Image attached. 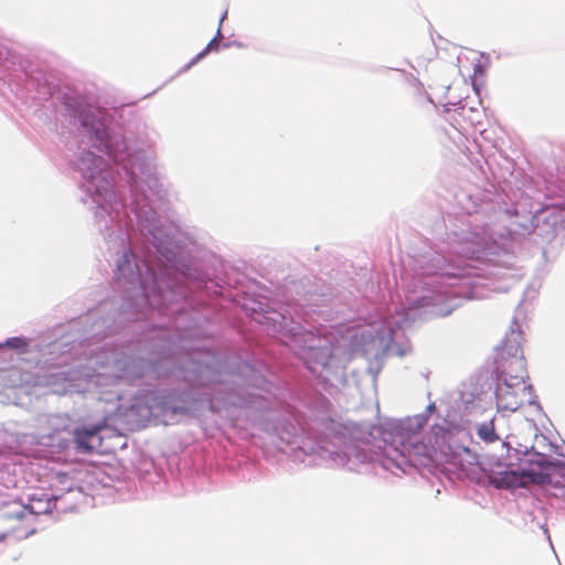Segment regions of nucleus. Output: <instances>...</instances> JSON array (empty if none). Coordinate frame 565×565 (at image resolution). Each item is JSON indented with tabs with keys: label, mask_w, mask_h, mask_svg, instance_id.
<instances>
[{
	"label": "nucleus",
	"mask_w": 565,
	"mask_h": 565,
	"mask_svg": "<svg viewBox=\"0 0 565 565\" xmlns=\"http://www.w3.org/2000/svg\"><path fill=\"white\" fill-rule=\"evenodd\" d=\"M218 38H222V34H221V30L218 29L217 30V33H216V36L213 38L206 45V47L200 52L196 57L194 58V61L191 63H195L196 61L201 60L202 57H204L209 52L213 51V50H217L218 49Z\"/></svg>",
	"instance_id": "obj_7"
},
{
	"label": "nucleus",
	"mask_w": 565,
	"mask_h": 565,
	"mask_svg": "<svg viewBox=\"0 0 565 565\" xmlns=\"http://www.w3.org/2000/svg\"><path fill=\"white\" fill-rule=\"evenodd\" d=\"M301 356L312 373H319L329 366L332 350L328 345L309 347L302 351Z\"/></svg>",
	"instance_id": "obj_2"
},
{
	"label": "nucleus",
	"mask_w": 565,
	"mask_h": 565,
	"mask_svg": "<svg viewBox=\"0 0 565 565\" xmlns=\"http://www.w3.org/2000/svg\"><path fill=\"white\" fill-rule=\"evenodd\" d=\"M131 260H132L131 254L126 253L122 255L121 260L118 264V270L120 271L121 275H124V267L129 266Z\"/></svg>",
	"instance_id": "obj_9"
},
{
	"label": "nucleus",
	"mask_w": 565,
	"mask_h": 565,
	"mask_svg": "<svg viewBox=\"0 0 565 565\" xmlns=\"http://www.w3.org/2000/svg\"><path fill=\"white\" fill-rule=\"evenodd\" d=\"M81 120L84 127L89 128L96 136V139H103L105 130L103 124L99 120H90L88 114H82Z\"/></svg>",
	"instance_id": "obj_6"
},
{
	"label": "nucleus",
	"mask_w": 565,
	"mask_h": 565,
	"mask_svg": "<svg viewBox=\"0 0 565 565\" xmlns=\"http://www.w3.org/2000/svg\"><path fill=\"white\" fill-rule=\"evenodd\" d=\"M105 167V161L102 157L92 152H86L81 158V170L89 179H94Z\"/></svg>",
	"instance_id": "obj_4"
},
{
	"label": "nucleus",
	"mask_w": 565,
	"mask_h": 565,
	"mask_svg": "<svg viewBox=\"0 0 565 565\" xmlns=\"http://www.w3.org/2000/svg\"><path fill=\"white\" fill-rule=\"evenodd\" d=\"M501 375L503 382L498 385L495 397L499 409L515 412L531 399V387L524 380V362L521 348L515 344L508 347L504 341L499 348Z\"/></svg>",
	"instance_id": "obj_1"
},
{
	"label": "nucleus",
	"mask_w": 565,
	"mask_h": 565,
	"mask_svg": "<svg viewBox=\"0 0 565 565\" xmlns=\"http://www.w3.org/2000/svg\"><path fill=\"white\" fill-rule=\"evenodd\" d=\"M478 436L486 443L497 441L499 436L495 434L493 420L480 425L478 428Z\"/></svg>",
	"instance_id": "obj_5"
},
{
	"label": "nucleus",
	"mask_w": 565,
	"mask_h": 565,
	"mask_svg": "<svg viewBox=\"0 0 565 565\" xmlns=\"http://www.w3.org/2000/svg\"><path fill=\"white\" fill-rule=\"evenodd\" d=\"M10 532L12 534L18 535V536H20V535H28L30 533V531L28 529H21L20 526L11 527Z\"/></svg>",
	"instance_id": "obj_10"
},
{
	"label": "nucleus",
	"mask_w": 565,
	"mask_h": 565,
	"mask_svg": "<svg viewBox=\"0 0 565 565\" xmlns=\"http://www.w3.org/2000/svg\"><path fill=\"white\" fill-rule=\"evenodd\" d=\"M100 425H95L92 428H79L74 431V443L76 449L81 452H92L100 446V438L98 436L102 430Z\"/></svg>",
	"instance_id": "obj_3"
},
{
	"label": "nucleus",
	"mask_w": 565,
	"mask_h": 565,
	"mask_svg": "<svg viewBox=\"0 0 565 565\" xmlns=\"http://www.w3.org/2000/svg\"><path fill=\"white\" fill-rule=\"evenodd\" d=\"M6 345L12 349L25 348L28 343L22 338H10L7 340Z\"/></svg>",
	"instance_id": "obj_8"
},
{
	"label": "nucleus",
	"mask_w": 565,
	"mask_h": 565,
	"mask_svg": "<svg viewBox=\"0 0 565 565\" xmlns=\"http://www.w3.org/2000/svg\"><path fill=\"white\" fill-rule=\"evenodd\" d=\"M105 136H106V134L104 135V138H103L102 140H100V139H97V140L100 142V145H98V148H102V145H103V146H104V148H105V150H108V145H107V142L105 141Z\"/></svg>",
	"instance_id": "obj_11"
}]
</instances>
